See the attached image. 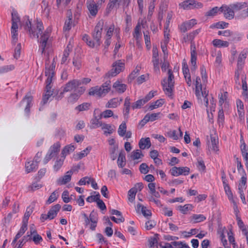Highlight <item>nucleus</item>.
<instances>
[{
  "instance_id": "f257e3e1",
  "label": "nucleus",
  "mask_w": 248,
  "mask_h": 248,
  "mask_svg": "<svg viewBox=\"0 0 248 248\" xmlns=\"http://www.w3.org/2000/svg\"><path fill=\"white\" fill-rule=\"evenodd\" d=\"M49 62H46L45 76L47 77L46 80V93L43 96L41 104L43 105L46 104L48 100L49 97L52 95V91H51V83L55 74V64L54 61L51 64Z\"/></svg>"
},
{
  "instance_id": "f03ea898",
  "label": "nucleus",
  "mask_w": 248,
  "mask_h": 248,
  "mask_svg": "<svg viewBox=\"0 0 248 248\" xmlns=\"http://www.w3.org/2000/svg\"><path fill=\"white\" fill-rule=\"evenodd\" d=\"M24 29L29 31L31 36L33 37L39 38V34L43 33L44 27L41 22H37L36 27L32 26L31 21L28 18L25 24L23 25Z\"/></svg>"
},
{
  "instance_id": "7ed1b4c3",
  "label": "nucleus",
  "mask_w": 248,
  "mask_h": 248,
  "mask_svg": "<svg viewBox=\"0 0 248 248\" xmlns=\"http://www.w3.org/2000/svg\"><path fill=\"white\" fill-rule=\"evenodd\" d=\"M168 74V79L167 80L166 78L163 79L161 81V85L163 86V90L166 94L170 96L172 95V90L174 88V77L171 69H169Z\"/></svg>"
},
{
  "instance_id": "20e7f679",
  "label": "nucleus",
  "mask_w": 248,
  "mask_h": 248,
  "mask_svg": "<svg viewBox=\"0 0 248 248\" xmlns=\"http://www.w3.org/2000/svg\"><path fill=\"white\" fill-rule=\"evenodd\" d=\"M110 81H106L100 87L97 86L91 88L89 92V94L90 95H96L98 97L105 96L110 90Z\"/></svg>"
},
{
  "instance_id": "39448f33",
  "label": "nucleus",
  "mask_w": 248,
  "mask_h": 248,
  "mask_svg": "<svg viewBox=\"0 0 248 248\" xmlns=\"http://www.w3.org/2000/svg\"><path fill=\"white\" fill-rule=\"evenodd\" d=\"M80 86L79 79H73L69 81L63 86V91L60 93L59 97L62 98L63 97V93L66 92L74 91L77 92V90Z\"/></svg>"
},
{
  "instance_id": "423d86ee",
  "label": "nucleus",
  "mask_w": 248,
  "mask_h": 248,
  "mask_svg": "<svg viewBox=\"0 0 248 248\" xmlns=\"http://www.w3.org/2000/svg\"><path fill=\"white\" fill-rule=\"evenodd\" d=\"M104 22L103 21H100L95 26L94 31L92 33V36L93 39L96 41L97 46L101 45V38L102 36V32L103 30Z\"/></svg>"
},
{
  "instance_id": "0eeeda50",
  "label": "nucleus",
  "mask_w": 248,
  "mask_h": 248,
  "mask_svg": "<svg viewBox=\"0 0 248 248\" xmlns=\"http://www.w3.org/2000/svg\"><path fill=\"white\" fill-rule=\"evenodd\" d=\"M171 175L178 176L180 175H187L190 172V169L187 167H173L170 170Z\"/></svg>"
},
{
  "instance_id": "6e6552de",
  "label": "nucleus",
  "mask_w": 248,
  "mask_h": 248,
  "mask_svg": "<svg viewBox=\"0 0 248 248\" xmlns=\"http://www.w3.org/2000/svg\"><path fill=\"white\" fill-rule=\"evenodd\" d=\"M86 88L84 86H81L78 89L77 92L71 93L68 97V102L73 104L79 99L80 96L85 92Z\"/></svg>"
},
{
  "instance_id": "1a4fd4ad",
  "label": "nucleus",
  "mask_w": 248,
  "mask_h": 248,
  "mask_svg": "<svg viewBox=\"0 0 248 248\" xmlns=\"http://www.w3.org/2000/svg\"><path fill=\"white\" fill-rule=\"evenodd\" d=\"M179 5L184 9H191L195 8H202V4L194 0H187L180 3Z\"/></svg>"
},
{
  "instance_id": "9d476101",
  "label": "nucleus",
  "mask_w": 248,
  "mask_h": 248,
  "mask_svg": "<svg viewBox=\"0 0 248 248\" xmlns=\"http://www.w3.org/2000/svg\"><path fill=\"white\" fill-rule=\"evenodd\" d=\"M50 30L48 29H46L42 35H41L40 38L38 40L40 44V48L41 49L42 53H43L45 51L47 40L50 36Z\"/></svg>"
},
{
  "instance_id": "9b49d317",
  "label": "nucleus",
  "mask_w": 248,
  "mask_h": 248,
  "mask_svg": "<svg viewBox=\"0 0 248 248\" xmlns=\"http://www.w3.org/2000/svg\"><path fill=\"white\" fill-rule=\"evenodd\" d=\"M87 8L90 14L95 16L98 12V6L93 0H87L86 2Z\"/></svg>"
},
{
  "instance_id": "f8f14e48",
  "label": "nucleus",
  "mask_w": 248,
  "mask_h": 248,
  "mask_svg": "<svg viewBox=\"0 0 248 248\" xmlns=\"http://www.w3.org/2000/svg\"><path fill=\"white\" fill-rule=\"evenodd\" d=\"M67 16L68 19L65 20L63 28L64 32L69 31L71 29L72 25V14L71 10L68 11Z\"/></svg>"
},
{
  "instance_id": "ddd939ff",
  "label": "nucleus",
  "mask_w": 248,
  "mask_h": 248,
  "mask_svg": "<svg viewBox=\"0 0 248 248\" xmlns=\"http://www.w3.org/2000/svg\"><path fill=\"white\" fill-rule=\"evenodd\" d=\"M61 145L60 142H57L56 143H55L53 145H52L47 153L50 155L52 157L56 156L58 153L60 151Z\"/></svg>"
},
{
  "instance_id": "4468645a",
  "label": "nucleus",
  "mask_w": 248,
  "mask_h": 248,
  "mask_svg": "<svg viewBox=\"0 0 248 248\" xmlns=\"http://www.w3.org/2000/svg\"><path fill=\"white\" fill-rule=\"evenodd\" d=\"M123 101L122 98L119 99L118 98H113L109 100L106 105L107 108H115L120 105Z\"/></svg>"
},
{
  "instance_id": "2eb2a0df",
  "label": "nucleus",
  "mask_w": 248,
  "mask_h": 248,
  "mask_svg": "<svg viewBox=\"0 0 248 248\" xmlns=\"http://www.w3.org/2000/svg\"><path fill=\"white\" fill-rule=\"evenodd\" d=\"M61 208V206L59 204H56L54 206L51 207L47 213L50 217V220L54 218L57 216V215Z\"/></svg>"
},
{
  "instance_id": "dca6fc26",
  "label": "nucleus",
  "mask_w": 248,
  "mask_h": 248,
  "mask_svg": "<svg viewBox=\"0 0 248 248\" xmlns=\"http://www.w3.org/2000/svg\"><path fill=\"white\" fill-rule=\"evenodd\" d=\"M38 167V164L34 161L28 162L25 163L26 171L27 173L35 171Z\"/></svg>"
},
{
  "instance_id": "f3484780",
  "label": "nucleus",
  "mask_w": 248,
  "mask_h": 248,
  "mask_svg": "<svg viewBox=\"0 0 248 248\" xmlns=\"http://www.w3.org/2000/svg\"><path fill=\"white\" fill-rule=\"evenodd\" d=\"M74 171L73 169L68 171L66 172V174L64 175L62 178L59 179V184L60 185H64L69 182L71 179V175L73 174Z\"/></svg>"
},
{
  "instance_id": "a211bd4d",
  "label": "nucleus",
  "mask_w": 248,
  "mask_h": 248,
  "mask_svg": "<svg viewBox=\"0 0 248 248\" xmlns=\"http://www.w3.org/2000/svg\"><path fill=\"white\" fill-rule=\"evenodd\" d=\"M139 146L141 150L149 148L151 146L150 139L149 138H141L139 142Z\"/></svg>"
},
{
  "instance_id": "6ab92c4d",
  "label": "nucleus",
  "mask_w": 248,
  "mask_h": 248,
  "mask_svg": "<svg viewBox=\"0 0 248 248\" xmlns=\"http://www.w3.org/2000/svg\"><path fill=\"white\" fill-rule=\"evenodd\" d=\"M131 105V99L129 96H127L124 99V104L123 113L124 116H128L129 114Z\"/></svg>"
},
{
  "instance_id": "aec40b11",
  "label": "nucleus",
  "mask_w": 248,
  "mask_h": 248,
  "mask_svg": "<svg viewBox=\"0 0 248 248\" xmlns=\"http://www.w3.org/2000/svg\"><path fill=\"white\" fill-rule=\"evenodd\" d=\"M113 87L119 93H123L126 90V85L121 83L120 81H116L113 85Z\"/></svg>"
},
{
  "instance_id": "412c9836",
  "label": "nucleus",
  "mask_w": 248,
  "mask_h": 248,
  "mask_svg": "<svg viewBox=\"0 0 248 248\" xmlns=\"http://www.w3.org/2000/svg\"><path fill=\"white\" fill-rule=\"evenodd\" d=\"M75 149V146L72 144L65 146L62 149L61 153L62 158H65V156L73 152Z\"/></svg>"
},
{
  "instance_id": "4be33fe9",
  "label": "nucleus",
  "mask_w": 248,
  "mask_h": 248,
  "mask_svg": "<svg viewBox=\"0 0 248 248\" xmlns=\"http://www.w3.org/2000/svg\"><path fill=\"white\" fill-rule=\"evenodd\" d=\"M99 119H100V118L98 119L96 116H93V118L90 121V128L91 129H95L103 126V124L99 120Z\"/></svg>"
},
{
  "instance_id": "5701e85b",
  "label": "nucleus",
  "mask_w": 248,
  "mask_h": 248,
  "mask_svg": "<svg viewBox=\"0 0 248 248\" xmlns=\"http://www.w3.org/2000/svg\"><path fill=\"white\" fill-rule=\"evenodd\" d=\"M247 57V51L242 52L239 55L237 60V68L242 69L245 62V60Z\"/></svg>"
},
{
  "instance_id": "b1692460",
  "label": "nucleus",
  "mask_w": 248,
  "mask_h": 248,
  "mask_svg": "<svg viewBox=\"0 0 248 248\" xmlns=\"http://www.w3.org/2000/svg\"><path fill=\"white\" fill-rule=\"evenodd\" d=\"M92 147L91 146L87 147L85 149L74 155V158L76 160H79L83 157L86 156L91 151Z\"/></svg>"
},
{
  "instance_id": "393cba45",
  "label": "nucleus",
  "mask_w": 248,
  "mask_h": 248,
  "mask_svg": "<svg viewBox=\"0 0 248 248\" xmlns=\"http://www.w3.org/2000/svg\"><path fill=\"white\" fill-rule=\"evenodd\" d=\"M212 44L214 46L217 47H228L229 45V43L228 42L217 39H214L212 41Z\"/></svg>"
},
{
  "instance_id": "a878e982",
  "label": "nucleus",
  "mask_w": 248,
  "mask_h": 248,
  "mask_svg": "<svg viewBox=\"0 0 248 248\" xmlns=\"http://www.w3.org/2000/svg\"><path fill=\"white\" fill-rule=\"evenodd\" d=\"M136 210L138 212H139L140 210L141 213L144 217H147L148 216H151V212L150 211L147 210L146 207L140 203L137 204Z\"/></svg>"
},
{
  "instance_id": "bb28decb",
  "label": "nucleus",
  "mask_w": 248,
  "mask_h": 248,
  "mask_svg": "<svg viewBox=\"0 0 248 248\" xmlns=\"http://www.w3.org/2000/svg\"><path fill=\"white\" fill-rule=\"evenodd\" d=\"M32 100V97L31 96H28L27 95L24 97L21 102V103L26 102V106L25 108V111L26 113H29L30 112V108L31 107Z\"/></svg>"
},
{
  "instance_id": "cd10ccee",
  "label": "nucleus",
  "mask_w": 248,
  "mask_h": 248,
  "mask_svg": "<svg viewBox=\"0 0 248 248\" xmlns=\"http://www.w3.org/2000/svg\"><path fill=\"white\" fill-rule=\"evenodd\" d=\"M193 206L191 204H186L184 206L179 205L177 207V210H179L182 214H186L187 212L192 210Z\"/></svg>"
},
{
  "instance_id": "c85d7f7f",
  "label": "nucleus",
  "mask_w": 248,
  "mask_h": 248,
  "mask_svg": "<svg viewBox=\"0 0 248 248\" xmlns=\"http://www.w3.org/2000/svg\"><path fill=\"white\" fill-rule=\"evenodd\" d=\"M247 6L248 3L246 2H236L230 5V7L235 11H239L246 8Z\"/></svg>"
},
{
  "instance_id": "c756f323",
  "label": "nucleus",
  "mask_w": 248,
  "mask_h": 248,
  "mask_svg": "<svg viewBox=\"0 0 248 248\" xmlns=\"http://www.w3.org/2000/svg\"><path fill=\"white\" fill-rule=\"evenodd\" d=\"M210 139L211 140L212 149L215 152H217L219 151L217 144L218 143V139L216 138L215 136H213L212 135H210Z\"/></svg>"
},
{
  "instance_id": "7c9ffc66",
  "label": "nucleus",
  "mask_w": 248,
  "mask_h": 248,
  "mask_svg": "<svg viewBox=\"0 0 248 248\" xmlns=\"http://www.w3.org/2000/svg\"><path fill=\"white\" fill-rule=\"evenodd\" d=\"M125 153L124 151H121L119 155L118 159L117 160V164L118 167L120 168H123L125 165Z\"/></svg>"
},
{
  "instance_id": "2f4dec72",
  "label": "nucleus",
  "mask_w": 248,
  "mask_h": 248,
  "mask_svg": "<svg viewBox=\"0 0 248 248\" xmlns=\"http://www.w3.org/2000/svg\"><path fill=\"white\" fill-rule=\"evenodd\" d=\"M224 15L227 19H232L234 16V10L231 7H226V9L224 11Z\"/></svg>"
},
{
  "instance_id": "473e14b6",
  "label": "nucleus",
  "mask_w": 248,
  "mask_h": 248,
  "mask_svg": "<svg viewBox=\"0 0 248 248\" xmlns=\"http://www.w3.org/2000/svg\"><path fill=\"white\" fill-rule=\"evenodd\" d=\"M102 129L104 130V135L107 136L108 134H111L114 131V129L109 124H103Z\"/></svg>"
},
{
  "instance_id": "72a5a7b5",
  "label": "nucleus",
  "mask_w": 248,
  "mask_h": 248,
  "mask_svg": "<svg viewBox=\"0 0 248 248\" xmlns=\"http://www.w3.org/2000/svg\"><path fill=\"white\" fill-rule=\"evenodd\" d=\"M163 99L157 100L155 102H153L149 107V109L152 110L155 108H157L159 107L162 106L164 103Z\"/></svg>"
},
{
  "instance_id": "f704fd0d",
  "label": "nucleus",
  "mask_w": 248,
  "mask_h": 248,
  "mask_svg": "<svg viewBox=\"0 0 248 248\" xmlns=\"http://www.w3.org/2000/svg\"><path fill=\"white\" fill-rule=\"evenodd\" d=\"M15 69L14 65H7L0 67V75L6 73L9 71H12Z\"/></svg>"
},
{
  "instance_id": "c9c22d12",
  "label": "nucleus",
  "mask_w": 248,
  "mask_h": 248,
  "mask_svg": "<svg viewBox=\"0 0 248 248\" xmlns=\"http://www.w3.org/2000/svg\"><path fill=\"white\" fill-rule=\"evenodd\" d=\"M126 132V124L125 122H123L120 125L118 130V133L121 137L125 135Z\"/></svg>"
},
{
  "instance_id": "e433bc0d",
  "label": "nucleus",
  "mask_w": 248,
  "mask_h": 248,
  "mask_svg": "<svg viewBox=\"0 0 248 248\" xmlns=\"http://www.w3.org/2000/svg\"><path fill=\"white\" fill-rule=\"evenodd\" d=\"M143 156L144 155L142 154L140 150H136L132 152L131 157L133 160H135L140 158Z\"/></svg>"
},
{
  "instance_id": "4c0bfd02",
  "label": "nucleus",
  "mask_w": 248,
  "mask_h": 248,
  "mask_svg": "<svg viewBox=\"0 0 248 248\" xmlns=\"http://www.w3.org/2000/svg\"><path fill=\"white\" fill-rule=\"evenodd\" d=\"M91 106V104L89 103H83L80 105H78L75 108L76 110L79 111H82L89 109Z\"/></svg>"
},
{
  "instance_id": "58836bf2",
  "label": "nucleus",
  "mask_w": 248,
  "mask_h": 248,
  "mask_svg": "<svg viewBox=\"0 0 248 248\" xmlns=\"http://www.w3.org/2000/svg\"><path fill=\"white\" fill-rule=\"evenodd\" d=\"M65 158H62L57 159L53 166V169L55 171H58L63 164Z\"/></svg>"
},
{
  "instance_id": "ea45409f",
  "label": "nucleus",
  "mask_w": 248,
  "mask_h": 248,
  "mask_svg": "<svg viewBox=\"0 0 248 248\" xmlns=\"http://www.w3.org/2000/svg\"><path fill=\"white\" fill-rule=\"evenodd\" d=\"M136 193V188H132L128 191V199L129 202H132L135 200Z\"/></svg>"
},
{
  "instance_id": "a19ab883",
  "label": "nucleus",
  "mask_w": 248,
  "mask_h": 248,
  "mask_svg": "<svg viewBox=\"0 0 248 248\" xmlns=\"http://www.w3.org/2000/svg\"><path fill=\"white\" fill-rule=\"evenodd\" d=\"M33 212V208L28 207L26 211L22 221L28 223V220L31 215Z\"/></svg>"
},
{
  "instance_id": "79ce46f5",
  "label": "nucleus",
  "mask_w": 248,
  "mask_h": 248,
  "mask_svg": "<svg viewBox=\"0 0 248 248\" xmlns=\"http://www.w3.org/2000/svg\"><path fill=\"white\" fill-rule=\"evenodd\" d=\"M242 89L244 91L243 93V95L245 97V99L248 98V87L247 84L246 80V78H244L242 79Z\"/></svg>"
},
{
  "instance_id": "37998d69",
  "label": "nucleus",
  "mask_w": 248,
  "mask_h": 248,
  "mask_svg": "<svg viewBox=\"0 0 248 248\" xmlns=\"http://www.w3.org/2000/svg\"><path fill=\"white\" fill-rule=\"evenodd\" d=\"M112 67L119 69L120 72L124 68V63L122 60H119L113 63Z\"/></svg>"
},
{
  "instance_id": "c03bdc74",
  "label": "nucleus",
  "mask_w": 248,
  "mask_h": 248,
  "mask_svg": "<svg viewBox=\"0 0 248 248\" xmlns=\"http://www.w3.org/2000/svg\"><path fill=\"white\" fill-rule=\"evenodd\" d=\"M28 223L22 222V225L16 235L20 237L27 230Z\"/></svg>"
},
{
  "instance_id": "a18cd8bd",
  "label": "nucleus",
  "mask_w": 248,
  "mask_h": 248,
  "mask_svg": "<svg viewBox=\"0 0 248 248\" xmlns=\"http://www.w3.org/2000/svg\"><path fill=\"white\" fill-rule=\"evenodd\" d=\"M113 116V112L111 110L107 109L100 114V119L101 118H108Z\"/></svg>"
},
{
  "instance_id": "49530a36",
  "label": "nucleus",
  "mask_w": 248,
  "mask_h": 248,
  "mask_svg": "<svg viewBox=\"0 0 248 248\" xmlns=\"http://www.w3.org/2000/svg\"><path fill=\"white\" fill-rule=\"evenodd\" d=\"M120 73V70L117 69V68H115L114 67H112V69L108 71L106 74V76L110 78L116 76Z\"/></svg>"
},
{
  "instance_id": "de8ad7c7",
  "label": "nucleus",
  "mask_w": 248,
  "mask_h": 248,
  "mask_svg": "<svg viewBox=\"0 0 248 248\" xmlns=\"http://www.w3.org/2000/svg\"><path fill=\"white\" fill-rule=\"evenodd\" d=\"M120 73V70L117 69V68H115L114 67H112V69L108 71L106 74V76L110 78L116 76Z\"/></svg>"
},
{
  "instance_id": "09e8293b",
  "label": "nucleus",
  "mask_w": 248,
  "mask_h": 248,
  "mask_svg": "<svg viewBox=\"0 0 248 248\" xmlns=\"http://www.w3.org/2000/svg\"><path fill=\"white\" fill-rule=\"evenodd\" d=\"M224 188L226 194L228 195V199H229V200L232 201L233 203L235 205L236 203L233 199V195L229 185L226 186L224 187Z\"/></svg>"
},
{
  "instance_id": "8fccbe9b",
  "label": "nucleus",
  "mask_w": 248,
  "mask_h": 248,
  "mask_svg": "<svg viewBox=\"0 0 248 248\" xmlns=\"http://www.w3.org/2000/svg\"><path fill=\"white\" fill-rule=\"evenodd\" d=\"M56 194V191H54L53 192H52L50 196L49 197L48 200L46 201V203L49 204L57 200L58 195H57Z\"/></svg>"
},
{
  "instance_id": "3c124183",
  "label": "nucleus",
  "mask_w": 248,
  "mask_h": 248,
  "mask_svg": "<svg viewBox=\"0 0 248 248\" xmlns=\"http://www.w3.org/2000/svg\"><path fill=\"white\" fill-rule=\"evenodd\" d=\"M118 148V146H111L109 149V151L110 155L111 158L114 160L117 157V154H116V151Z\"/></svg>"
},
{
  "instance_id": "603ef678",
  "label": "nucleus",
  "mask_w": 248,
  "mask_h": 248,
  "mask_svg": "<svg viewBox=\"0 0 248 248\" xmlns=\"http://www.w3.org/2000/svg\"><path fill=\"white\" fill-rule=\"evenodd\" d=\"M160 114V112L154 113H147L146 115L148 117V120L149 121L153 122L158 119L159 115Z\"/></svg>"
},
{
  "instance_id": "864d4df0",
  "label": "nucleus",
  "mask_w": 248,
  "mask_h": 248,
  "mask_svg": "<svg viewBox=\"0 0 248 248\" xmlns=\"http://www.w3.org/2000/svg\"><path fill=\"white\" fill-rule=\"evenodd\" d=\"M149 167L145 163H142L140 165V166L139 167V170H140V172L143 174L147 173L149 171Z\"/></svg>"
},
{
  "instance_id": "5fc2aeb1",
  "label": "nucleus",
  "mask_w": 248,
  "mask_h": 248,
  "mask_svg": "<svg viewBox=\"0 0 248 248\" xmlns=\"http://www.w3.org/2000/svg\"><path fill=\"white\" fill-rule=\"evenodd\" d=\"M240 149L242 153V156L244 159H247L248 157V153L246 148V144L244 143L243 145L240 146Z\"/></svg>"
},
{
  "instance_id": "6e6d98bb",
  "label": "nucleus",
  "mask_w": 248,
  "mask_h": 248,
  "mask_svg": "<svg viewBox=\"0 0 248 248\" xmlns=\"http://www.w3.org/2000/svg\"><path fill=\"white\" fill-rule=\"evenodd\" d=\"M144 105L143 101L141 99H139L132 104L131 108L133 109L140 108Z\"/></svg>"
},
{
  "instance_id": "4d7b16f0",
  "label": "nucleus",
  "mask_w": 248,
  "mask_h": 248,
  "mask_svg": "<svg viewBox=\"0 0 248 248\" xmlns=\"http://www.w3.org/2000/svg\"><path fill=\"white\" fill-rule=\"evenodd\" d=\"M158 234H155L154 237H151L149 239V243L150 247H153L154 246L155 244H157L158 243Z\"/></svg>"
},
{
  "instance_id": "13d9d810",
  "label": "nucleus",
  "mask_w": 248,
  "mask_h": 248,
  "mask_svg": "<svg viewBox=\"0 0 248 248\" xmlns=\"http://www.w3.org/2000/svg\"><path fill=\"white\" fill-rule=\"evenodd\" d=\"M21 49V45L20 43H18L15 49V53L14 57L15 59H17L20 55V51Z\"/></svg>"
},
{
  "instance_id": "bf43d9fd",
  "label": "nucleus",
  "mask_w": 248,
  "mask_h": 248,
  "mask_svg": "<svg viewBox=\"0 0 248 248\" xmlns=\"http://www.w3.org/2000/svg\"><path fill=\"white\" fill-rule=\"evenodd\" d=\"M218 13L217 7H213L212 9L206 12L205 16H214Z\"/></svg>"
},
{
  "instance_id": "052dcab7",
  "label": "nucleus",
  "mask_w": 248,
  "mask_h": 248,
  "mask_svg": "<svg viewBox=\"0 0 248 248\" xmlns=\"http://www.w3.org/2000/svg\"><path fill=\"white\" fill-rule=\"evenodd\" d=\"M193 218L195 220L196 222H200L204 221L206 217L202 215L194 214L192 216Z\"/></svg>"
},
{
  "instance_id": "680f3d73",
  "label": "nucleus",
  "mask_w": 248,
  "mask_h": 248,
  "mask_svg": "<svg viewBox=\"0 0 248 248\" xmlns=\"http://www.w3.org/2000/svg\"><path fill=\"white\" fill-rule=\"evenodd\" d=\"M27 238H29V239H31V235H27L24 236L23 238L19 241V244L17 247H15L14 248H21L28 241Z\"/></svg>"
},
{
  "instance_id": "e2e57ef3",
  "label": "nucleus",
  "mask_w": 248,
  "mask_h": 248,
  "mask_svg": "<svg viewBox=\"0 0 248 248\" xmlns=\"http://www.w3.org/2000/svg\"><path fill=\"white\" fill-rule=\"evenodd\" d=\"M188 30L191 29L195 25L197 24V21L195 19H192L187 21L184 22Z\"/></svg>"
},
{
  "instance_id": "0e129e2a",
  "label": "nucleus",
  "mask_w": 248,
  "mask_h": 248,
  "mask_svg": "<svg viewBox=\"0 0 248 248\" xmlns=\"http://www.w3.org/2000/svg\"><path fill=\"white\" fill-rule=\"evenodd\" d=\"M100 194L99 193H98L96 195L88 197L86 199V201L89 202H96L100 199Z\"/></svg>"
},
{
  "instance_id": "69168bd1",
  "label": "nucleus",
  "mask_w": 248,
  "mask_h": 248,
  "mask_svg": "<svg viewBox=\"0 0 248 248\" xmlns=\"http://www.w3.org/2000/svg\"><path fill=\"white\" fill-rule=\"evenodd\" d=\"M167 136L173 139L174 140H177L179 139L178 136L176 134V130H170L167 132Z\"/></svg>"
},
{
  "instance_id": "338daca9",
  "label": "nucleus",
  "mask_w": 248,
  "mask_h": 248,
  "mask_svg": "<svg viewBox=\"0 0 248 248\" xmlns=\"http://www.w3.org/2000/svg\"><path fill=\"white\" fill-rule=\"evenodd\" d=\"M91 178L88 177H85L81 178L78 182V185L80 186L85 185L86 184H89L91 182Z\"/></svg>"
},
{
  "instance_id": "774afa93",
  "label": "nucleus",
  "mask_w": 248,
  "mask_h": 248,
  "mask_svg": "<svg viewBox=\"0 0 248 248\" xmlns=\"http://www.w3.org/2000/svg\"><path fill=\"white\" fill-rule=\"evenodd\" d=\"M62 197L63 201L65 203H68L70 201V198L69 197V192L67 190H65L63 192Z\"/></svg>"
}]
</instances>
